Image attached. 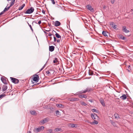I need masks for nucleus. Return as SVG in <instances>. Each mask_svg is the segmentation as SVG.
<instances>
[{
  "label": "nucleus",
  "instance_id": "09e8293b",
  "mask_svg": "<svg viewBox=\"0 0 133 133\" xmlns=\"http://www.w3.org/2000/svg\"><path fill=\"white\" fill-rule=\"evenodd\" d=\"M41 21H39L38 22V24H41Z\"/></svg>",
  "mask_w": 133,
  "mask_h": 133
},
{
  "label": "nucleus",
  "instance_id": "f257e3e1",
  "mask_svg": "<svg viewBox=\"0 0 133 133\" xmlns=\"http://www.w3.org/2000/svg\"><path fill=\"white\" fill-rule=\"evenodd\" d=\"M11 82L14 84L18 83L19 82V80L17 79L12 77H10Z\"/></svg>",
  "mask_w": 133,
  "mask_h": 133
},
{
  "label": "nucleus",
  "instance_id": "4be33fe9",
  "mask_svg": "<svg viewBox=\"0 0 133 133\" xmlns=\"http://www.w3.org/2000/svg\"><path fill=\"white\" fill-rule=\"evenodd\" d=\"M108 33L105 31H103L102 32V34L105 37H107L108 35L107 34Z\"/></svg>",
  "mask_w": 133,
  "mask_h": 133
},
{
  "label": "nucleus",
  "instance_id": "3c124183",
  "mask_svg": "<svg viewBox=\"0 0 133 133\" xmlns=\"http://www.w3.org/2000/svg\"><path fill=\"white\" fill-rule=\"evenodd\" d=\"M88 73H89V75H93V74H94L93 72H92L91 74H90V72H89Z\"/></svg>",
  "mask_w": 133,
  "mask_h": 133
},
{
  "label": "nucleus",
  "instance_id": "e2e57ef3",
  "mask_svg": "<svg viewBox=\"0 0 133 133\" xmlns=\"http://www.w3.org/2000/svg\"><path fill=\"white\" fill-rule=\"evenodd\" d=\"M50 39H51L52 38V37H50Z\"/></svg>",
  "mask_w": 133,
  "mask_h": 133
},
{
  "label": "nucleus",
  "instance_id": "aec40b11",
  "mask_svg": "<svg viewBox=\"0 0 133 133\" xmlns=\"http://www.w3.org/2000/svg\"><path fill=\"white\" fill-rule=\"evenodd\" d=\"M56 106L60 108H63L64 106L61 104H57Z\"/></svg>",
  "mask_w": 133,
  "mask_h": 133
},
{
  "label": "nucleus",
  "instance_id": "1a4fd4ad",
  "mask_svg": "<svg viewBox=\"0 0 133 133\" xmlns=\"http://www.w3.org/2000/svg\"><path fill=\"white\" fill-rule=\"evenodd\" d=\"M110 25L112 26V27L113 28L116 30H117V25H115L114 24V23L113 22H112L110 23Z\"/></svg>",
  "mask_w": 133,
  "mask_h": 133
},
{
  "label": "nucleus",
  "instance_id": "e433bc0d",
  "mask_svg": "<svg viewBox=\"0 0 133 133\" xmlns=\"http://www.w3.org/2000/svg\"><path fill=\"white\" fill-rule=\"evenodd\" d=\"M15 0H12L11 2V3L13 5L15 3Z\"/></svg>",
  "mask_w": 133,
  "mask_h": 133
},
{
  "label": "nucleus",
  "instance_id": "052dcab7",
  "mask_svg": "<svg viewBox=\"0 0 133 133\" xmlns=\"http://www.w3.org/2000/svg\"><path fill=\"white\" fill-rule=\"evenodd\" d=\"M89 101L90 102H92V101L91 100H89Z\"/></svg>",
  "mask_w": 133,
  "mask_h": 133
},
{
  "label": "nucleus",
  "instance_id": "79ce46f5",
  "mask_svg": "<svg viewBox=\"0 0 133 133\" xmlns=\"http://www.w3.org/2000/svg\"><path fill=\"white\" fill-rule=\"evenodd\" d=\"M51 0V1L52 3L53 4H55V1L54 0Z\"/></svg>",
  "mask_w": 133,
  "mask_h": 133
},
{
  "label": "nucleus",
  "instance_id": "412c9836",
  "mask_svg": "<svg viewBox=\"0 0 133 133\" xmlns=\"http://www.w3.org/2000/svg\"><path fill=\"white\" fill-rule=\"evenodd\" d=\"M127 97L126 95L125 94L123 95L120 97V98L123 100H124L127 98Z\"/></svg>",
  "mask_w": 133,
  "mask_h": 133
},
{
  "label": "nucleus",
  "instance_id": "49530a36",
  "mask_svg": "<svg viewBox=\"0 0 133 133\" xmlns=\"http://www.w3.org/2000/svg\"><path fill=\"white\" fill-rule=\"evenodd\" d=\"M4 11H2L0 13V16L1 15L3 14L4 13Z\"/></svg>",
  "mask_w": 133,
  "mask_h": 133
},
{
  "label": "nucleus",
  "instance_id": "20e7f679",
  "mask_svg": "<svg viewBox=\"0 0 133 133\" xmlns=\"http://www.w3.org/2000/svg\"><path fill=\"white\" fill-rule=\"evenodd\" d=\"M48 120L49 119L47 117L43 119V120L41 121L40 123L41 124H43L47 123L48 121Z\"/></svg>",
  "mask_w": 133,
  "mask_h": 133
},
{
  "label": "nucleus",
  "instance_id": "dca6fc26",
  "mask_svg": "<svg viewBox=\"0 0 133 133\" xmlns=\"http://www.w3.org/2000/svg\"><path fill=\"white\" fill-rule=\"evenodd\" d=\"M34 131L36 132L37 133L39 132H40L41 131L40 129L39 128H35L34 130Z\"/></svg>",
  "mask_w": 133,
  "mask_h": 133
},
{
  "label": "nucleus",
  "instance_id": "864d4df0",
  "mask_svg": "<svg viewBox=\"0 0 133 133\" xmlns=\"http://www.w3.org/2000/svg\"><path fill=\"white\" fill-rule=\"evenodd\" d=\"M13 5L12 4H11V3H10V6H9L8 7H9V8H10L11 6H12Z\"/></svg>",
  "mask_w": 133,
  "mask_h": 133
},
{
  "label": "nucleus",
  "instance_id": "8fccbe9b",
  "mask_svg": "<svg viewBox=\"0 0 133 133\" xmlns=\"http://www.w3.org/2000/svg\"><path fill=\"white\" fill-rule=\"evenodd\" d=\"M49 73H50V72H49V71H46V73L47 74H49Z\"/></svg>",
  "mask_w": 133,
  "mask_h": 133
},
{
  "label": "nucleus",
  "instance_id": "338daca9",
  "mask_svg": "<svg viewBox=\"0 0 133 133\" xmlns=\"http://www.w3.org/2000/svg\"><path fill=\"white\" fill-rule=\"evenodd\" d=\"M33 22L32 23V24H33Z\"/></svg>",
  "mask_w": 133,
  "mask_h": 133
},
{
  "label": "nucleus",
  "instance_id": "a19ab883",
  "mask_svg": "<svg viewBox=\"0 0 133 133\" xmlns=\"http://www.w3.org/2000/svg\"><path fill=\"white\" fill-rule=\"evenodd\" d=\"M45 65H46V64H45V65H44V66L42 67V68L39 70V71H41L44 68V67L45 66Z\"/></svg>",
  "mask_w": 133,
  "mask_h": 133
},
{
  "label": "nucleus",
  "instance_id": "603ef678",
  "mask_svg": "<svg viewBox=\"0 0 133 133\" xmlns=\"http://www.w3.org/2000/svg\"><path fill=\"white\" fill-rule=\"evenodd\" d=\"M108 72L109 73L108 74H105V75H108V74H110V72L109 71H108Z\"/></svg>",
  "mask_w": 133,
  "mask_h": 133
},
{
  "label": "nucleus",
  "instance_id": "2f4dec72",
  "mask_svg": "<svg viewBox=\"0 0 133 133\" xmlns=\"http://www.w3.org/2000/svg\"><path fill=\"white\" fill-rule=\"evenodd\" d=\"M47 133H54L52 129H50L48 130Z\"/></svg>",
  "mask_w": 133,
  "mask_h": 133
},
{
  "label": "nucleus",
  "instance_id": "bb28decb",
  "mask_svg": "<svg viewBox=\"0 0 133 133\" xmlns=\"http://www.w3.org/2000/svg\"><path fill=\"white\" fill-rule=\"evenodd\" d=\"M90 123L91 124H98V122L97 121L94 120L93 122H91Z\"/></svg>",
  "mask_w": 133,
  "mask_h": 133
},
{
  "label": "nucleus",
  "instance_id": "0eeeda50",
  "mask_svg": "<svg viewBox=\"0 0 133 133\" xmlns=\"http://www.w3.org/2000/svg\"><path fill=\"white\" fill-rule=\"evenodd\" d=\"M86 7L87 8V9L90 11L91 12H94V9L92 8L91 6L90 5H89L87 6Z\"/></svg>",
  "mask_w": 133,
  "mask_h": 133
},
{
  "label": "nucleus",
  "instance_id": "13d9d810",
  "mask_svg": "<svg viewBox=\"0 0 133 133\" xmlns=\"http://www.w3.org/2000/svg\"><path fill=\"white\" fill-rule=\"evenodd\" d=\"M31 31H32V32H33V29L32 28H31Z\"/></svg>",
  "mask_w": 133,
  "mask_h": 133
},
{
  "label": "nucleus",
  "instance_id": "6e6d98bb",
  "mask_svg": "<svg viewBox=\"0 0 133 133\" xmlns=\"http://www.w3.org/2000/svg\"><path fill=\"white\" fill-rule=\"evenodd\" d=\"M51 35H52L51 34V33H50L49 34H48V36H51Z\"/></svg>",
  "mask_w": 133,
  "mask_h": 133
},
{
  "label": "nucleus",
  "instance_id": "423d86ee",
  "mask_svg": "<svg viewBox=\"0 0 133 133\" xmlns=\"http://www.w3.org/2000/svg\"><path fill=\"white\" fill-rule=\"evenodd\" d=\"M126 70L129 72H132V68L130 65H128L127 67Z\"/></svg>",
  "mask_w": 133,
  "mask_h": 133
},
{
  "label": "nucleus",
  "instance_id": "680f3d73",
  "mask_svg": "<svg viewBox=\"0 0 133 133\" xmlns=\"http://www.w3.org/2000/svg\"><path fill=\"white\" fill-rule=\"evenodd\" d=\"M37 74H35L34 75H38L37 74Z\"/></svg>",
  "mask_w": 133,
  "mask_h": 133
},
{
  "label": "nucleus",
  "instance_id": "4c0bfd02",
  "mask_svg": "<svg viewBox=\"0 0 133 133\" xmlns=\"http://www.w3.org/2000/svg\"><path fill=\"white\" fill-rule=\"evenodd\" d=\"M81 104L84 106H86L87 105V104L84 102H82L81 103Z\"/></svg>",
  "mask_w": 133,
  "mask_h": 133
},
{
  "label": "nucleus",
  "instance_id": "2eb2a0df",
  "mask_svg": "<svg viewBox=\"0 0 133 133\" xmlns=\"http://www.w3.org/2000/svg\"><path fill=\"white\" fill-rule=\"evenodd\" d=\"M61 24V23L58 21H56L54 25L56 26H59Z\"/></svg>",
  "mask_w": 133,
  "mask_h": 133
},
{
  "label": "nucleus",
  "instance_id": "a18cd8bd",
  "mask_svg": "<svg viewBox=\"0 0 133 133\" xmlns=\"http://www.w3.org/2000/svg\"><path fill=\"white\" fill-rule=\"evenodd\" d=\"M54 42H56V38L55 37V36H54Z\"/></svg>",
  "mask_w": 133,
  "mask_h": 133
},
{
  "label": "nucleus",
  "instance_id": "b1692460",
  "mask_svg": "<svg viewBox=\"0 0 133 133\" xmlns=\"http://www.w3.org/2000/svg\"><path fill=\"white\" fill-rule=\"evenodd\" d=\"M119 38L123 40H125V37H124L122 35H119Z\"/></svg>",
  "mask_w": 133,
  "mask_h": 133
},
{
  "label": "nucleus",
  "instance_id": "c85d7f7f",
  "mask_svg": "<svg viewBox=\"0 0 133 133\" xmlns=\"http://www.w3.org/2000/svg\"><path fill=\"white\" fill-rule=\"evenodd\" d=\"M59 113H60V112L58 110H57L56 111L55 113L57 116L60 115V114H59Z\"/></svg>",
  "mask_w": 133,
  "mask_h": 133
},
{
  "label": "nucleus",
  "instance_id": "9d476101",
  "mask_svg": "<svg viewBox=\"0 0 133 133\" xmlns=\"http://www.w3.org/2000/svg\"><path fill=\"white\" fill-rule=\"evenodd\" d=\"M1 80L2 81L4 84H7V83L6 79L5 78H4L3 77H1Z\"/></svg>",
  "mask_w": 133,
  "mask_h": 133
},
{
  "label": "nucleus",
  "instance_id": "cd10ccee",
  "mask_svg": "<svg viewBox=\"0 0 133 133\" xmlns=\"http://www.w3.org/2000/svg\"><path fill=\"white\" fill-rule=\"evenodd\" d=\"M55 35L57 38H61V36L58 33H56Z\"/></svg>",
  "mask_w": 133,
  "mask_h": 133
},
{
  "label": "nucleus",
  "instance_id": "4d7b16f0",
  "mask_svg": "<svg viewBox=\"0 0 133 133\" xmlns=\"http://www.w3.org/2000/svg\"><path fill=\"white\" fill-rule=\"evenodd\" d=\"M29 26L30 27V29L32 28L31 25H29Z\"/></svg>",
  "mask_w": 133,
  "mask_h": 133
},
{
  "label": "nucleus",
  "instance_id": "a878e982",
  "mask_svg": "<svg viewBox=\"0 0 133 133\" xmlns=\"http://www.w3.org/2000/svg\"><path fill=\"white\" fill-rule=\"evenodd\" d=\"M49 71L50 72L49 74H53L54 72V70L52 69H49Z\"/></svg>",
  "mask_w": 133,
  "mask_h": 133
},
{
  "label": "nucleus",
  "instance_id": "7ed1b4c3",
  "mask_svg": "<svg viewBox=\"0 0 133 133\" xmlns=\"http://www.w3.org/2000/svg\"><path fill=\"white\" fill-rule=\"evenodd\" d=\"M34 10L33 8L31 7L30 9H28L25 13L26 14H30L32 13Z\"/></svg>",
  "mask_w": 133,
  "mask_h": 133
},
{
  "label": "nucleus",
  "instance_id": "39448f33",
  "mask_svg": "<svg viewBox=\"0 0 133 133\" xmlns=\"http://www.w3.org/2000/svg\"><path fill=\"white\" fill-rule=\"evenodd\" d=\"M35 76H35L33 78V80L34 81L37 82L39 80V77L38 75Z\"/></svg>",
  "mask_w": 133,
  "mask_h": 133
},
{
  "label": "nucleus",
  "instance_id": "4468645a",
  "mask_svg": "<svg viewBox=\"0 0 133 133\" xmlns=\"http://www.w3.org/2000/svg\"><path fill=\"white\" fill-rule=\"evenodd\" d=\"M55 47L53 46H49V51L51 52H52L54 51Z\"/></svg>",
  "mask_w": 133,
  "mask_h": 133
},
{
  "label": "nucleus",
  "instance_id": "72a5a7b5",
  "mask_svg": "<svg viewBox=\"0 0 133 133\" xmlns=\"http://www.w3.org/2000/svg\"><path fill=\"white\" fill-rule=\"evenodd\" d=\"M72 78H74L73 79H74L75 80H80L79 78H77L78 77H72Z\"/></svg>",
  "mask_w": 133,
  "mask_h": 133
},
{
  "label": "nucleus",
  "instance_id": "5701e85b",
  "mask_svg": "<svg viewBox=\"0 0 133 133\" xmlns=\"http://www.w3.org/2000/svg\"><path fill=\"white\" fill-rule=\"evenodd\" d=\"M30 113L31 115H35L36 114V112L35 111H30Z\"/></svg>",
  "mask_w": 133,
  "mask_h": 133
},
{
  "label": "nucleus",
  "instance_id": "6e6552de",
  "mask_svg": "<svg viewBox=\"0 0 133 133\" xmlns=\"http://www.w3.org/2000/svg\"><path fill=\"white\" fill-rule=\"evenodd\" d=\"M91 116L92 118L93 119H96L98 117L97 115L95 114H91Z\"/></svg>",
  "mask_w": 133,
  "mask_h": 133
},
{
  "label": "nucleus",
  "instance_id": "6ab92c4d",
  "mask_svg": "<svg viewBox=\"0 0 133 133\" xmlns=\"http://www.w3.org/2000/svg\"><path fill=\"white\" fill-rule=\"evenodd\" d=\"M7 89V86L5 85L3 86L2 88V91L3 92L5 91Z\"/></svg>",
  "mask_w": 133,
  "mask_h": 133
},
{
  "label": "nucleus",
  "instance_id": "ea45409f",
  "mask_svg": "<svg viewBox=\"0 0 133 133\" xmlns=\"http://www.w3.org/2000/svg\"><path fill=\"white\" fill-rule=\"evenodd\" d=\"M39 128L40 129V130H43L44 128V127L43 126H42L40 127Z\"/></svg>",
  "mask_w": 133,
  "mask_h": 133
},
{
  "label": "nucleus",
  "instance_id": "9b49d317",
  "mask_svg": "<svg viewBox=\"0 0 133 133\" xmlns=\"http://www.w3.org/2000/svg\"><path fill=\"white\" fill-rule=\"evenodd\" d=\"M69 127L72 128H76L77 127V125L74 124L70 123L69 125Z\"/></svg>",
  "mask_w": 133,
  "mask_h": 133
},
{
  "label": "nucleus",
  "instance_id": "69168bd1",
  "mask_svg": "<svg viewBox=\"0 0 133 133\" xmlns=\"http://www.w3.org/2000/svg\"><path fill=\"white\" fill-rule=\"evenodd\" d=\"M90 78V77H89V78H88V79H89Z\"/></svg>",
  "mask_w": 133,
  "mask_h": 133
},
{
  "label": "nucleus",
  "instance_id": "473e14b6",
  "mask_svg": "<svg viewBox=\"0 0 133 133\" xmlns=\"http://www.w3.org/2000/svg\"><path fill=\"white\" fill-rule=\"evenodd\" d=\"M9 9V7H7V6L3 10L4 12H5L8 10Z\"/></svg>",
  "mask_w": 133,
  "mask_h": 133
},
{
  "label": "nucleus",
  "instance_id": "bf43d9fd",
  "mask_svg": "<svg viewBox=\"0 0 133 133\" xmlns=\"http://www.w3.org/2000/svg\"><path fill=\"white\" fill-rule=\"evenodd\" d=\"M28 133H31V132L30 131H29L28 132Z\"/></svg>",
  "mask_w": 133,
  "mask_h": 133
},
{
  "label": "nucleus",
  "instance_id": "a211bd4d",
  "mask_svg": "<svg viewBox=\"0 0 133 133\" xmlns=\"http://www.w3.org/2000/svg\"><path fill=\"white\" fill-rule=\"evenodd\" d=\"M79 97L80 98H87V96L85 95H81L79 96Z\"/></svg>",
  "mask_w": 133,
  "mask_h": 133
},
{
  "label": "nucleus",
  "instance_id": "c756f323",
  "mask_svg": "<svg viewBox=\"0 0 133 133\" xmlns=\"http://www.w3.org/2000/svg\"><path fill=\"white\" fill-rule=\"evenodd\" d=\"M110 121L111 123L115 127H117L116 124L114 122L111 120Z\"/></svg>",
  "mask_w": 133,
  "mask_h": 133
},
{
  "label": "nucleus",
  "instance_id": "58836bf2",
  "mask_svg": "<svg viewBox=\"0 0 133 133\" xmlns=\"http://www.w3.org/2000/svg\"><path fill=\"white\" fill-rule=\"evenodd\" d=\"M92 111L94 112H97V110L95 109H92Z\"/></svg>",
  "mask_w": 133,
  "mask_h": 133
},
{
  "label": "nucleus",
  "instance_id": "de8ad7c7",
  "mask_svg": "<svg viewBox=\"0 0 133 133\" xmlns=\"http://www.w3.org/2000/svg\"><path fill=\"white\" fill-rule=\"evenodd\" d=\"M42 12L44 14H45V12L43 10H42Z\"/></svg>",
  "mask_w": 133,
  "mask_h": 133
},
{
  "label": "nucleus",
  "instance_id": "f3484780",
  "mask_svg": "<svg viewBox=\"0 0 133 133\" xmlns=\"http://www.w3.org/2000/svg\"><path fill=\"white\" fill-rule=\"evenodd\" d=\"M79 100V99L78 98L72 97L71 98V99L70 100V101H78Z\"/></svg>",
  "mask_w": 133,
  "mask_h": 133
},
{
  "label": "nucleus",
  "instance_id": "f8f14e48",
  "mask_svg": "<svg viewBox=\"0 0 133 133\" xmlns=\"http://www.w3.org/2000/svg\"><path fill=\"white\" fill-rule=\"evenodd\" d=\"M122 30L123 32L126 33H128L129 32V31L127 30L126 27L125 26H124L123 27Z\"/></svg>",
  "mask_w": 133,
  "mask_h": 133
},
{
  "label": "nucleus",
  "instance_id": "c03bdc74",
  "mask_svg": "<svg viewBox=\"0 0 133 133\" xmlns=\"http://www.w3.org/2000/svg\"><path fill=\"white\" fill-rule=\"evenodd\" d=\"M111 2L112 4H114L115 2V0H111Z\"/></svg>",
  "mask_w": 133,
  "mask_h": 133
},
{
  "label": "nucleus",
  "instance_id": "7c9ffc66",
  "mask_svg": "<svg viewBox=\"0 0 133 133\" xmlns=\"http://www.w3.org/2000/svg\"><path fill=\"white\" fill-rule=\"evenodd\" d=\"M114 116L116 118L118 119L119 118V117L117 113L115 114L114 115Z\"/></svg>",
  "mask_w": 133,
  "mask_h": 133
},
{
  "label": "nucleus",
  "instance_id": "f704fd0d",
  "mask_svg": "<svg viewBox=\"0 0 133 133\" xmlns=\"http://www.w3.org/2000/svg\"><path fill=\"white\" fill-rule=\"evenodd\" d=\"M54 60L53 61V62L54 63H55L58 62L57 58H55Z\"/></svg>",
  "mask_w": 133,
  "mask_h": 133
},
{
  "label": "nucleus",
  "instance_id": "c9c22d12",
  "mask_svg": "<svg viewBox=\"0 0 133 133\" xmlns=\"http://www.w3.org/2000/svg\"><path fill=\"white\" fill-rule=\"evenodd\" d=\"M61 130L60 128H56L55 129V130L56 131H58Z\"/></svg>",
  "mask_w": 133,
  "mask_h": 133
},
{
  "label": "nucleus",
  "instance_id": "0e129e2a",
  "mask_svg": "<svg viewBox=\"0 0 133 133\" xmlns=\"http://www.w3.org/2000/svg\"><path fill=\"white\" fill-rule=\"evenodd\" d=\"M28 23V25L29 26V25H30Z\"/></svg>",
  "mask_w": 133,
  "mask_h": 133
},
{
  "label": "nucleus",
  "instance_id": "5fc2aeb1",
  "mask_svg": "<svg viewBox=\"0 0 133 133\" xmlns=\"http://www.w3.org/2000/svg\"><path fill=\"white\" fill-rule=\"evenodd\" d=\"M57 42L58 43H59L60 42V40H59V39H58L57 40Z\"/></svg>",
  "mask_w": 133,
  "mask_h": 133
},
{
  "label": "nucleus",
  "instance_id": "393cba45",
  "mask_svg": "<svg viewBox=\"0 0 133 133\" xmlns=\"http://www.w3.org/2000/svg\"><path fill=\"white\" fill-rule=\"evenodd\" d=\"M25 6V4H23L21 5V6H20L19 7V8H18V10H21L22 9H23V8H24V7Z\"/></svg>",
  "mask_w": 133,
  "mask_h": 133
},
{
  "label": "nucleus",
  "instance_id": "37998d69",
  "mask_svg": "<svg viewBox=\"0 0 133 133\" xmlns=\"http://www.w3.org/2000/svg\"><path fill=\"white\" fill-rule=\"evenodd\" d=\"M5 96V95L1 94L0 95V98H2L3 97H4Z\"/></svg>",
  "mask_w": 133,
  "mask_h": 133
},
{
  "label": "nucleus",
  "instance_id": "f03ea898",
  "mask_svg": "<svg viewBox=\"0 0 133 133\" xmlns=\"http://www.w3.org/2000/svg\"><path fill=\"white\" fill-rule=\"evenodd\" d=\"M91 90V88H87L84 91H79V92H78L77 93V94H78V93L79 94H81L82 93H85L87 92H89L90 91V90Z\"/></svg>",
  "mask_w": 133,
  "mask_h": 133
},
{
  "label": "nucleus",
  "instance_id": "ddd939ff",
  "mask_svg": "<svg viewBox=\"0 0 133 133\" xmlns=\"http://www.w3.org/2000/svg\"><path fill=\"white\" fill-rule=\"evenodd\" d=\"M99 101L103 106H105V104L104 102V100L103 99L101 98L99 99Z\"/></svg>",
  "mask_w": 133,
  "mask_h": 133
}]
</instances>
